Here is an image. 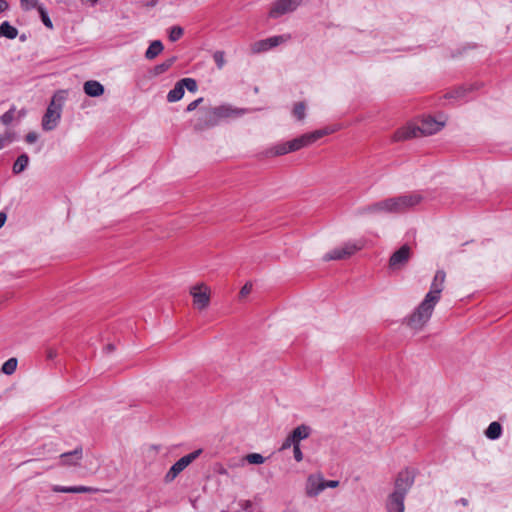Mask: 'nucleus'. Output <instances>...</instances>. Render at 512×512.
I'll return each instance as SVG.
<instances>
[{
  "mask_svg": "<svg viewBox=\"0 0 512 512\" xmlns=\"http://www.w3.org/2000/svg\"><path fill=\"white\" fill-rule=\"evenodd\" d=\"M445 278L446 273L443 270H438L435 273L429 292L414 313L409 317L408 325L411 328L420 329L431 318L434 307L439 302L441 292L444 289Z\"/></svg>",
  "mask_w": 512,
  "mask_h": 512,
  "instance_id": "1",
  "label": "nucleus"
},
{
  "mask_svg": "<svg viewBox=\"0 0 512 512\" xmlns=\"http://www.w3.org/2000/svg\"><path fill=\"white\" fill-rule=\"evenodd\" d=\"M443 126V122H439L428 116L423 118L419 125H408L398 129L394 134V140L403 141L411 138L432 135L440 131Z\"/></svg>",
  "mask_w": 512,
  "mask_h": 512,
  "instance_id": "2",
  "label": "nucleus"
},
{
  "mask_svg": "<svg viewBox=\"0 0 512 512\" xmlns=\"http://www.w3.org/2000/svg\"><path fill=\"white\" fill-rule=\"evenodd\" d=\"M384 200L386 205V213L400 214L405 213L406 211L420 204L423 200V196L418 192H412Z\"/></svg>",
  "mask_w": 512,
  "mask_h": 512,
  "instance_id": "3",
  "label": "nucleus"
},
{
  "mask_svg": "<svg viewBox=\"0 0 512 512\" xmlns=\"http://www.w3.org/2000/svg\"><path fill=\"white\" fill-rule=\"evenodd\" d=\"M62 100V97L53 96L42 119V127L45 131H51L58 125L61 117Z\"/></svg>",
  "mask_w": 512,
  "mask_h": 512,
  "instance_id": "4",
  "label": "nucleus"
},
{
  "mask_svg": "<svg viewBox=\"0 0 512 512\" xmlns=\"http://www.w3.org/2000/svg\"><path fill=\"white\" fill-rule=\"evenodd\" d=\"M363 248V244L360 241L355 242H347L344 243L340 247H336L326 253L323 256V260L325 261H331V260H343L351 257L353 254H355L357 251L361 250Z\"/></svg>",
  "mask_w": 512,
  "mask_h": 512,
  "instance_id": "5",
  "label": "nucleus"
},
{
  "mask_svg": "<svg viewBox=\"0 0 512 512\" xmlns=\"http://www.w3.org/2000/svg\"><path fill=\"white\" fill-rule=\"evenodd\" d=\"M202 453V449L195 450L176 461L165 475V482H172L186 467H188Z\"/></svg>",
  "mask_w": 512,
  "mask_h": 512,
  "instance_id": "6",
  "label": "nucleus"
},
{
  "mask_svg": "<svg viewBox=\"0 0 512 512\" xmlns=\"http://www.w3.org/2000/svg\"><path fill=\"white\" fill-rule=\"evenodd\" d=\"M302 3V0H275L270 7L268 16L278 19L283 15L294 12Z\"/></svg>",
  "mask_w": 512,
  "mask_h": 512,
  "instance_id": "7",
  "label": "nucleus"
},
{
  "mask_svg": "<svg viewBox=\"0 0 512 512\" xmlns=\"http://www.w3.org/2000/svg\"><path fill=\"white\" fill-rule=\"evenodd\" d=\"M290 39V34H283L256 41L250 47L251 53L259 54L262 52H266L272 48L279 46L280 44L289 41Z\"/></svg>",
  "mask_w": 512,
  "mask_h": 512,
  "instance_id": "8",
  "label": "nucleus"
},
{
  "mask_svg": "<svg viewBox=\"0 0 512 512\" xmlns=\"http://www.w3.org/2000/svg\"><path fill=\"white\" fill-rule=\"evenodd\" d=\"M210 293V288L204 283L191 287L190 294L193 297V304L198 310H203L209 306Z\"/></svg>",
  "mask_w": 512,
  "mask_h": 512,
  "instance_id": "9",
  "label": "nucleus"
},
{
  "mask_svg": "<svg viewBox=\"0 0 512 512\" xmlns=\"http://www.w3.org/2000/svg\"><path fill=\"white\" fill-rule=\"evenodd\" d=\"M328 134L327 130H316L311 133H306L301 135L300 137H297L290 142V149L292 152L298 151L303 147H306L308 145H311L312 143L316 142L318 139L323 137L324 135Z\"/></svg>",
  "mask_w": 512,
  "mask_h": 512,
  "instance_id": "10",
  "label": "nucleus"
},
{
  "mask_svg": "<svg viewBox=\"0 0 512 512\" xmlns=\"http://www.w3.org/2000/svg\"><path fill=\"white\" fill-rule=\"evenodd\" d=\"M415 480V473L413 470L405 469L399 472L396 480H395V490L396 492L407 494L409 489L412 487Z\"/></svg>",
  "mask_w": 512,
  "mask_h": 512,
  "instance_id": "11",
  "label": "nucleus"
},
{
  "mask_svg": "<svg viewBox=\"0 0 512 512\" xmlns=\"http://www.w3.org/2000/svg\"><path fill=\"white\" fill-rule=\"evenodd\" d=\"M411 249L408 245L401 246L395 251L389 259V268L392 270H399L405 266L410 259Z\"/></svg>",
  "mask_w": 512,
  "mask_h": 512,
  "instance_id": "12",
  "label": "nucleus"
},
{
  "mask_svg": "<svg viewBox=\"0 0 512 512\" xmlns=\"http://www.w3.org/2000/svg\"><path fill=\"white\" fill-rule=\"evenodd\" d=\"M325 490L323 475L321 473L311 474L306 481L305 492L308 497H316Z\"/></svg>",
  "mask_w": 512,
  "mask_h": 512,
  "instance_id": "13",
  "label": "nucleus"
},
{
  "mask_svg": "<svg viewBox=\"0 0 512 512\" xmlns=\"http://www.w3.org/2000/svg\"><path fill=\"white\" fill-rule=\"evenodd\" d=\"M246 112L245 109L234 108L231 105H220L213 107V113L218 117V120L226 118H236L242 116Z\"/></svg>",
  "mask_w": 512,
  "mask_h": 512,
  "instance_id": "14",
  "label": "nucleus"
},
{
  "mask_svg": "<svg viewBox=\"0 0 512 512\" xmlns=\"http://www.w3.org/2000/svg\"><path fill=\"white\" fill-rule=\"evenodd\" d=\"M219 123L218 117L214 115L213 108L206 109L195 125L197 130H205L216 126Z\"/></svg>",
  "mask_w": 512,
  "mask_h": 512,
  "instance_id": "15",
  "label": "nucleus"
},
{
  "mask_svg": "<svg viewBox=\"0 0 512 512\" xmlns=\"http://www.w3.org/2000/svg\"><path fill=\"white\" fill-rule=\"evenodd\" d=\"M83 457V450L81 447L75 448L73 451L65 452L60 455L62 465L76 466L79 464Z\"/></svg>",
  "mask_w": 512,
  "mask_h": 512,
  "instance_id": "16",
  "label": "nucleus"
},
{
  "mask_svg": "<svg viewBox=\"0 0 512 512\" xmlns=\"http://www.w3.org/2000/svg\"><path fill=\"white\" fill-rule=\"evenodd\" d=\"M52 491L57 493H96L99 489L89 486H61L54 485L52 486Z\"/></svg>",
  "mask_w": 512,
  "mask_h": 512,
  "instance_id": "17",
  "label": "nucleus"
},
{
  "mask_svg": "<svg viewBox=\"0 0 512 512\" xmlns=\"http://www.w3.org/2000/svg\"><path fill=\"white\" fill-rule=\"evenodd\" d=\"M403 493L394 491L388 499L387 510L388 512H404V499Z\"/></svg>",
  "mask_w": 512,
  "mask_h": 512,
  "instance_id": "18",
  "label": "nucleus"
},
{
  "mask_svg": "<svg viewBox=\"0 0 512 512\" xmlns=\"http://www.w3.org/2000/svg\"><path fill=\"white\" fill-rule=\"evenodd\" d=\"M85 94L90 97H99L104 93V86L95 80H89L83 86Z\"/></svg>",
  "mask_w": 512,
  "mask_h": 512,
  "instance_id": "19",
  "label": "nucleus"
},
{
  "mask_svg": "<svg viewBox=\"0 0 512 512\" xmlns=\"http://www.w3.org/2000/svg\"><path fill=\"white\" fill-rule=\"evenodd\" d=\"M357 213L359 215L386 213L385 200L378 201L365 207L359 208Z\"/></svg>",
  "mask_w": 512,
  "mask_h": 512,
  "instance_id": "20",
  "label": "nucleus"
},
{
  "mask_svg": "<svg viewBox=\"0 0 512 512\" xmlns=\"http://www.w3.org/2000/svg\"><path fill=\"white\" fill-rule=\"evenodd\" d=\"M310 432H311V429L309 426L307 425H300L298 427H296L291 433L290 435L292 436V438L294 439L295 441V444H300V441L301 440H304L306 438L309 437L310 435Z\"/></svg>",
  "mask_w": 512,
  "mask_h": 512,
  "instance_id": "21",
  "label": "nucleus"
},
{
  "mask_svg": "<svg viewBox=\"0 0 512 512\" xmlns=\"http://www.w3.org/2000/svg\"><path fill=\"white\" fill-rule=\"evenodd\" d=\"M289 147H290V142L289 141L284 142V143H278V144L274 145L273 147H271L267 151V155L268 156H281V155H285V154H287L289 152H292V150Z\"/></svg>",
  "mask_w": 512,
  "mask_h": 512,
  "instance_id": "22",
  "label": "nucleus"
},
{
  "mask_svg": "<svg viewBox=\"0 0 512 512\" xmlns=\"http://www.w3.org/2000/svg\"><path fill=\"white\" fill-rule=\"evenodd\" d=\"M163 49L164 47L162 42L160 40H155L149 45L148 49L146 50L145 57L149 60H152L155 57H157L163 51Z\"/></svg>",
  "mask_w": 512,
  "mask_h": 512,
  "instance_id": "23",
  "label": "nucleus"
},
{
  "mask_svg": "<svg viewBox=\"0 0 512 512\" xmlns=\"http://www.w3.org/2000/svg\"><path fill=\"white\" fill-rule=\"evenodd\" d=\"M18 35V31L15 27L10 25L8 21H4L0 25V37H5L8 39H14Z\"/></svg>",
  "mask_w": 512,
  "mask_h": 512,
  "instance_id": "24",
  "label": "nucleus"
},
{
  "mask_svg": "<svg viewBox=\"0 0 512 512\" xmlns=\"http://www.w3.org/2000/svg\"><path fill=\"white\" fill-rule=\"evenodd\" d=\"M184 96V89L178 81L174 88L171 89L167 94V101L170 103L177 102Z\"/></svg>",
  "mask_w": 512,
  "mask_h": 512,
  "instance_id": "25",
  "label": "nucleus"
},
{
  "mask_svg": "<svg viewBox=\"0 0 512 512\" xmlns=\"http://www.w3.org/2000/svg\"><path fill=\"white\" fill-rule=\"evenodd\" d=\"M501 433H502V427H501L500 423H498L496 421L490 423V425L488 426V428L485 431L486 437L491 440L498 439L501 436Z\"/></svg>",
  "mask_w": 512,
  "mask_h": 512,
  "instance_id": "26",
  "label": "nucleus"
},
{
  "mask_svg": "<svg viewBox=\"0 0 512 512\" xmlns=\"http://www.w3.org/2000/svg\"><path fill=\"white\" fill-rule=\"evenodd\" d=\"M17 365H18L17 358H15V357L9 358L6 362L3 363L2 367H1V371L5 375H12L16 371Z\"/></svg>",
  "mask_w": 512,
  "mask_h": 512,
  "instance_id": "27",
  "label": "nucleus"
},
{
  "mask_svg": "<svg viewBox=\"0 0 512 512\" xmlns=\"http://www.w3.org/2000/svg\"><path fill=\"white\" fill-rule=\"evenodd\" d=\"M175 60H176L175 57H171V58L165 60L164 62H162L161 64L156 65L153 68V75L158 76V75L166 72L167 70H169L171 68V66L174 64Z\"/></svg>",
  "mask_w": 512,
  "mask_h": 512,
  "instance_id": "28",
  "label": "nucleus"
},
{
  "mask_svg": "<svg viewBox=\"0 0 512 512\" xmlns=\"http://www.w3.org/2000/svg\"><path fill=\"white\" fill-rule=\"evenodd\" d=\"M29 164V157L26 154L20 155L14 165H13V172L15 174H18L22 172Z\"/></svg>",
  "mask_w": 512,
  "mask_h": 512,
  "instance_id": "29",
  "label": "nucleus"
},
{
  "mask_svg": "<svg viewBox=\"0 0 512 512\" xmlns=\"http://www.w3.org/2000/svg\"><path fill=\"white\" fill-rule=\"evenodd\" d=\"M34 8H36L43 24L48 28V29H52L53 28V24H52V21L47 13V11L44 9V7L42 5H37L35 2H34Z\"/></svg>",
  "mask_w": 512,
  "mask_h": 512,
  "instance_id": "30",
  "label": "nucleus"
},
{
  "mask_svg": "<svg viewBox=\"0 0 512 512\" xmlns=\"http://www.w3.org/2000/svg\"><path fill=\"white\" fill-rule=\"evenodd\" d=\"M181 86L184 88H186L189 92H196L197 89H198V86H197V82L195 79L193 78H183L181 80H179Z\"/></svg>",
  "mask_w": 512,
  "mask_h": 512,
  "instance_id": "31",
  "label": "nucleus"
},
{
  "mask_svg": "<svg viewBox=\"0 0 512 512\" xmlns=\"http://www.w3.org/2000/svg\"><path fill=\"white\" fill-rule=\"evenodd\" d=\"M306 106L303 102H298L293 108V115L297 120H303L305 118Z\"/></svg>",
  "mask_w": 512,
  "mask_h": 512,
  "instance_id": "32",
  "label": "nucleus"
},
{
  "mask_svg": "<svg viewBox=\"0 0 512 512\" xmlns=\"http://www.w3.org/2000/svg\"><path fill=\"white\" fill-rule=\"evenodd\" d=\"M183 29L180 26H173L169 31V39L172 42L179 40L183 36Z\"/></svg>",
  "mask_w": 512,
  "mask_h": 512,
  "instance_id": "33",
  "label": "nucleus"
},
{
  "mask_svg": "<svg viewBox=\"0 0 512 512\" xmlns=\"http://www.w3.org/2000/svg\"><path fill=\"white\" fill-rule=\"evenodd\" d=\"M245 459L249 464L256 465L263 464L265 461V458L259 453H250L246 455Z\"/></svg>",
  "mask_w": 512,
  "mask_h": 512,
  "instance_id": "34",
  "label": "nucleus"
},
{
  "mask_svg": "<svg viewBox=\"0 0 512 512\" xmlns=\"http://www.w3.org/2000/svg\"><path fill=\"white\" fill-rule=\"evenodd\" d=\"M213 59L218 69H222L225 65V53L223 51H216L213 54Z\"/></svg>",
  "mask_w": 512,
  "mask_h": 512,
  "instance_id": "35",
  "label": "nucleus"
},
{
  "mask_svg": "<svg viewBox=\"0 0 512 512\" xmlns=\"http://www.w3.org/2000/svg\"><path fill=\"white\" fill-rule=\"evenodd\" d=\"M293 454H294V459L297 461V462H301L303 460V453L300 449V444H295L294 447H293Z\"/></svg>",
  "mask_w": 512,
  "mask_h": 512,
  "instance_id": "36",
  "label": "nucleus"
},
{
  "mask_svg": "<svg viewBox=\"0 0 512 512\" xmlns=\"http://www.w3.org/2000/svg\"><path fill=\"white\" fill-rule=\"evenodd\" d=\"M294 445H295V441L292 438V436L289 434L286 437V439L284 440V442L282 443L280 450H286V449L290 448L291 446L294 447Z\"/></svg>",
  "mask_w": 512,
  "mask_h": 512,
  "instance_id": "37",
  "label": "nucleus"
},
{
  "mask_svg": "<svg viewBox=\"0 0 512 512\" xmlns=\"http://www.w3.org/2000/svg\"><path fill=\"white\" fill-rule=\"evenodd\" d=\"M202 102H203V98H202V97H200V98H198V99H196V100L192 101L191 103H189V104L187 105V107H186V111H187V112H192V111H194V110L199 106V104H200V103H202Z\"/></svg>",
  "mask_w": 512,
  "mask_h": 512,
  "instance_id": "38",
  "label": "nucleus"
},
{
  "mask_svg": "<svg viewBox=\"0 0 512 512\" xmlns=\"http://www.w3.org/2000/svg\"><path fill=\"white\" fill-rule=\"evenodd\" d=\"M13 118H14V111L9 110L1 117V120L3 123L8 124L13 120Z\"/></svg>",
  "mask_w": 512,
  "mask_h": 512,
  "instance_id": "39",
  "label": "nucleus"
},
{
  "mask_svg": "<svg viewBox=\"0 0 512 512\" xmlns=\"http://www.w3.org/2000/svg\"><path fill=\"white\" fill-rule=\"evenodd\" d=\"M323 485L325 486V489L326 488H336L339 486V481L338 480H325L323 478Z\"/></svg>",
  "mask_w": 512,
  "mask_h": 512,
  "instance_id": "40",
  "label": "nucleus"
},
{
  "mask_svg": "<svg viewBox=\"0 0 512 512\" xmlns=\"http://www.w3.org/2000/svg\"><path fill=\"white\" fill-rule=\"evenodd\" d=\"M252 291V284L246 283L240 290V296L245 297Z\"/></svg>",
  "mask_w": 512,
  "mask_h": 512,
  "instance_id": "41",
  "label": "nucleus"
},
{
  "mask_svg": "<svg viewBox=\"0 0 512 512\" xmlns=\"http://www.w3.org/2000/svg\"><path fill=\"white\" fill-rule=\"evenodd\" d=\"M12 139L10 136H3L0 138V150L6 147L9 143H11Z\"/></svg>",
  "mask_w": 512,
  "mask_h": 512,
  "instance_id": "42",
  "label": "nucleus"
},
{
  "mask_svg": "<svg viewBox=\"0 0 512 512\" xmlns=\"http://www.w3.org/2000/svg\"><path fill=\"white\" fill-rule=\"evenodd\" d=\"M57 353H56V350H54L53 348H48L47 351H46V358L48 360H52L56 357Z\"/></svg>",
  "mask_w": 512,
  "mask_h": 512,
  "instance_id": "43",
  "label": "nucleus"
},
{
  "mask_svg": "<svg viewBox=\"0 0 512 512\" xmlns=\"http://www.w3.org/2000/svg\"><path fill=\"white\" fill-rule=\"evenodd\" d=\"M32 0H21V6L24 10H30Z\"/></svg>",
  "mask_w": 512,
  "mask_h": 512,
  "instance_id": "44",
  "label": "nucleus"
},
{
  "mask_svg": "<svg viewBox=\"0 0 512 512\" xmlns=\"http://www.w3.org/2000/svg\"><path fill=\"white\" fill-rule=\"evenodd\" d=\"M9 7V4L6 0H0V13L4 12L5 10H7Z\"/></svg>",
  "mask_w": 512,
  "mask_h": 512,
  "instance_id": "45",
  "label": "nucleus"
},
{
  "mask_svg": "<svg viewBox=\"0 0 512 512\" xmlns=\"http://www.w3.org/2000/svg\"><path fill=\"white\" fill-rule=\"evenodd\" d=\"M464 92H465V89L464 88H458L455 93H456V98H461L464 96Z\"/></svg>",
  "mask_w": 512,
  "mask_h": 512,
  "instance_id": "46",
  "label": "nucleus"
},
{
  "mask_svg": "<svg viewBox=\"0 0 512 512\" xmlns=\"http://www.w3.org/2000/svg\"><path fill=\"white\" fill-rule=\"evenodd\" d=\"M6 221V214L3 212H0V228L4 225Z\"/></svg>",
  "mask_w": 512,
  "mask_h": 512,
  "instance_id": "47",
  "label": "nucleus"
},
{
  "mask_svg": "<svg viewBox=\"0 0 512 512\" xmlns=\"http://www.w3.org/2000/svg\"><path fill=\"white\" fill-rule=\"evenodd\" d=\"M25 140H26V142H28V143H32V140H33L32 133H28V134L25 136Z\"/></svg>",
  "mask_w": 512,
  "mask_h": 512,
  "instance_id": "48",
  "label": "nucleus"
},
{
  "mask_svg": "<svg viewBox=\"0 0 512 512\" xmlns=\"http://www.w3.org/2000/svg\"><path fill=\"white\" fill-rule=\"evenodd\" d=\"M98 0H82L84 3H89L91 6H94Z\"/></svg>",
  "mask_w": 512,
  "mask_h": 512,
  "instance_id": "49",
  "label": "nucleus"
},
{
  "mask_svg": "<svg viewBox=\"0 0 512 512\" xmlns=\"http://www.w3.org/2000/svg\"><path fill=\"white\" fill-rule=\"evenodd\" d=\"M106 349L109 350V351H112L114 349L113 345L112 344H108L106 346Z\"/></svg>",
  "mask_w": 512,
  "mask_h": 512,
  "instance_id": "50",
  "label": "nucleus"
},
{
  "mask_svg": "<svg viewBox=\"0 0 512 512\" xmlns=\"http://www.w3.org/2000/svg\"><path fill=\"white\" fill-rule=\"evenodd\" d=\"M20 40H21V41H26V40H27V36H26L25 34H22V35L20 36Z\"/></svg>",
  "mask_w": 512,
  "mask_h": 512,
  "instance_id": "51",
  "label": "nucleus"
},
{
  "mask_svg": "<svg viewBox=\"0 0 512 512\" xmlns=\"http://www.w3.org/2000/svg\"><path fill=\"white\" fill-rule=\"evenodd\" d=\"M467 501L465 499H462V504H466Z\"/></svg>",
  "mask_w": 512,
  "mask_h": 512,
  "instance_id": "52",
  "label": "nucleus"
}]
</instances>
